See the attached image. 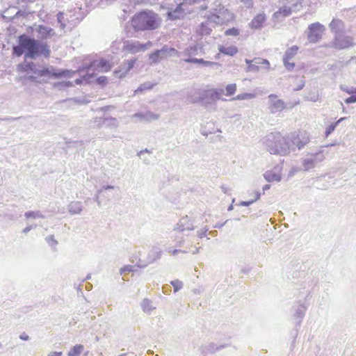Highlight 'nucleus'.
Instances as JSON below:
<instances>
[{
  "mask_svg": "<svg viewBox=\"0 0 356 356\" xmlns=\"http://www.w3.org/2000/svg\"><path fill=\"white\" fill-rule=\"evenodd\" d=\"M309 141L306 132H293L283 136L280 132L275 131L268 134L264 138V143L271 154L285 156L296 148L302 149Z\"/></svg>",
  "mask_w": 356,
  "mask_h": 356,
  "instance_id": "1",
  "label": "nucleus"
},
{
  "mask_svg": "<svg viewBox=\"0 0 356 356\" xmlns=\"http://www.w3.org/2000/svg\"><path fill=\"white\" fill-rule=\"evenodd\" d=\"M50 49L46 42L31 38L24 33L17 38V44L13 47V54L17 57L24 55V58L35 59L44 56L48 58L50 56Z\"/></svg>",
  "mask_w": 356,
  "mask_h": 356,
  "instance_id": "2",
  "label": "nucleus"
},
{
  "mask_svg": "<svg viewBox=\"0 0 356 356\" xmlns=\"http://www.w3.org/2000/svg\"><path fill=\"white\" fill-rule=\"evenodd\" d=\"M161 23L158 14L152 10L136 13L131 19V25L135 31H152L156 29Z\"/></svg>",
  "mask_w": 356,
  "mask_h": 356,
  "instance_id": "3",
  "label": "nucleus"
},
{
  "mask_svg": "<svg viewBox=\"0 0 356 356\" xmlns=\"http://www.w3.org/2000/svg\"><path fill=\"white\" fill-rule=\"evenodd\" d=\"M22 67L24 72H31L40 77L48 76L50 78L58 79L70 76L71 74V71L69 70H56L51 65L42 67V69H38L37 65L33 62L26 63L22 66Z\"/></svg>",
  "mask_w": 356,
  "mask_h": 356,
  "instance_id": "4",
  "label": "nucleus"
},
{
  "mask_svg": "<svg viewBox=\"0 0 356 356\" xmlns=\"http://www.w3.org/2000/svg\"><path fill=\"white\" fill-rule=\"evenodd\" d=\"M205 17L210 23L222 25L232 20L233 15L227 8L218 3L215 4L214 7L205 15Z\"/></svg>",
  "mask_w": 356,
  "mask_h": 356,
  "instance_id": "5",
  "label": "nucleus"
},
{
  "mask_svg": "<svg viewBox=\"0 0 356 356\" xmlns=\"http://www.w3.org/2000/svg\"><path fill=\"white\" fill-rule=\"evenodd\" d=\"M225 93L223 88H211L204 90L198 97L190 100L191 103L202 102L205 108L216 104V102L222 99L226 101V99L221 98Z\"/></svg>",
  "mask_w": 356,
  "mask_h": 356,
  "instance_id": "6",
  "label": "nucleus"
},
{
  "mask_svg": "<svg viewBox=\"0 0 356 356\" xmlns=\"http://www.w3.org/2000/svg\"><path fill=\"white\" fill-rule=\"evenodd\" d=\"M171 56L180 57V53L174 47L164 44L161 49H156L149 55V60L151 64H156L161 60Z\"/></svg>",
  "mask_w": 356,
  "mask_h": 356,
  "instance_id": "7",
  "label": "nucleus"
},
{
  "mask_svg": "<svg viewBox=\"0 0 356 356\" xmlns=\"http://www.w3.org/2000/svg\"><path fill=\"white\" fill-rule=\"evenodd\" d=\"M111 68L110 63L105 59H100L99 60H94L89 64H84L80 72H87L88 76H89V72H93L94 70L98 72H108Z\"/></svg>",
  "mask_w": 356,
  "mask_h": 356,
  "instance_id": "8",
  "label": "nucleus"
},
{
  "mask_svg": "<svg viewBox=\"0 0 356 356\" xmlns=\"http://www.w3.org/2000/svg\"><path fill=\"white\" fill-rule=\"evenodd\" d=\"M307 155L309 156V157L303 159L302 161V170L304 171H309L314 168L318 163L322 162L325 159L323 150L307 153Z\"/></svg>",
  "mask_w": 356,
  "mask_h": 356,
  "instance_id": "9",
  "label": "nucleus"
},
{
  "mask_svg": "<svg viewBox=\"0 0 356 356\" xmlns=\"http://www.w3.org/2000/svg\"><path fill=\"white\" fill-rule=\"evenodd\" d=\"M307 29L308 40L312 43H316L321 39L325 27L319 22H315L309 25Z\"/></svg>",
  "mask_w": 356,
  "mask_h": 356,
  "instance_id": "10",
  "label": "nucleus"
},
{
  "mask_svg": "<svg viewBox=\"0 0 356 356\" xmlns=\"http://www.w3.org/2000/svg\"><path fill=\"white\" fill-rule=\"evenodd\" d=\"M151 44L149 41L143 44L137 40H125L123 42V49L131 54H136L140 51H145Z\"/></svg>",
  "mask_w": 356,
  "mask_h": 356,
  "instance_id": "11",
  "label": "nucleus"
},
{
  "mask_svg": "<svg viewBox=\"0 0 356 356\" xmlns=\"http://www.w3.org/2000/svg\"><path fill=\"white\" fill-rule=\"evenodd\" d=\"M268 98V109L270 113L277 114L282 112L286 107L284 102L278 98L277 95L270 94Z\"/></svg>",
  "mask_w": 356,
  "mask_h": 356,
  "instance_id": "12",
  "label": "nucleus"
},
{
  "mask_svg": "<svg viewBox=\"0 0 356 356\" xmlns=\"http://www.w3.org/2000/svg\"><path fill=\"white\" fill-rule=\"evenodd\" d=\"M292 309L293 312V317L298 319L296 322V335H297L298 327L300 326L302 319L304 318L305 315L307 306L304 303H298L293 306Z\"/></svg>",
  "mask_w": 356,
  "mask_h": 356,
  "instance_id": "13",
  "label": "nucleus"
},
{
  "mask_svg": "<svg viewBox=\"0 0 356 356\" xmlns=\"http://www.w3.org/2000/svg\"><path fill=\"white\" fill-rule=\"evenodd\" d=\"M180 57L186 56L184 59L194 58L193 56H202L204 54L203 47L199 44H193L186 47L183 51H179Z\"/></svg>",
  "mask_w": 356,
  "mask_h": 356,
  "instance_id": "14",
  "label": "nucleus"
},
{
  "mask_svg": "<svg viewBox=\"0 0 356 356\" xmlns=\"http://www.w3.org/2000/svg\"><path fill=\"white\" fill-rule=\"evenodd\" d=\"M353 45V38L350 36L337 35L333 42V47L338 49H347Z\"/></svg>",
  "mask_w": 356,
  "mask_h": 356,
  "instance_id": "15",
  "label": "nucleus"
},
{
  "mask_svg": "<svg viewBox=\"0 0 356 356\" xmlns=\"http://www.w3.org/2000/svg\"><path fill=\"white\" fill-rule=\"evenodd\" d=\"M136 62V58H134L129 60H125L118 67V70L115 71L116 76L120 78L125 76L126 74L128 73L134 66Z\"/></svg>",
  "mask_w": 356,
  "mask_h": 356,
  "instance_id": "16",
  "label": "nucleus"
},
{
  "mask_svg": "<svg viewBox=\"0 0 356 356\" xmlns=\"http://www.w3.org/2000/svg\"><path fill=\"white\" fill-rule=\"evenodd\" d=\"M162 251L161 248L159 247H153L149 252L148 253L147 262L146 263H138V266L140 268H145L148 264H152L155 262L156 260L159 259L161 257Z\"/></svg>",
  "mask_w": 356,
  "mask_h": 356,
  "instance_id": "17",
  "label": "nucleus"
},
{
  "mask_svg": "<svg viewBox=\"0 0 356 356\" xmlns=\"http://www.w3.org/2000/svg\"><path fill=\"white\" fill-rule=\"evenodd\" d=\"M317 272H316L314 274H313V272L307 275V277L305 278V280L304 281V286L303 289H307V298L313 289L317 285L318 283V278L316 277Z\"/></svg>",
  "mask_w": 356,
  "mask_h": 356,
  "instance_id": "18",
  "label": "nucleus"
},
{
  "mask_svg": "<svg viewBox=\"0 0 356 356\" xmlns=\"http://www.w3.org/2000/svg\"><path fill=\"white\" fill-rule=\"evenodd\" d=\"M229 346L228 344H220L218 345L213 342H211L208 344L202 346L200 348V352L202 354L207 355L209 354H213L216 352L226 347Z\"/></svg>",
  "mask_w": 356,
  "mask_h": 356,
  "instance_id": "19",
  "label": "nucleus"
},
{
  "mask_svg": "<svg viewBox=\"0 0 356 356\" xmlns=\"http://www.w3.org/2000/svg\"><path fill=\"white\" fill-rule=\"evenodd\" d=\"M195 225L188 216L182 217L177 224L176 230L183 232L184 231L193 230Z\"/></svg>",
  "mask_w": 356,
  "mask_h": 356,
  "instance_id": "20",
  "label": "nucleus"
},
{
  "mask_svg": "<svg viewBox=\"0 0 356 356\" xmlns=\"http://www.w3.org/2000/svg\"><path fill=\"white\" fill-rule=\"evenodd\" d=\"M184 15V10L181 3L177 4L175 8H168L166 13L167 19L169 20H176L181 19Z\"/></svg>",
  "mask_w": 356,
  "mask_h": 356,
  "instance_id": "21",
  "label": "nucleus"
},
{
  "mask_svg": "<svg viewBox=\"0 0 356 356\" xmlns=\"http://www.w3.org/2000/svg\"><path fill=\"white\" fill-rule=\"evenodd\" d=\"M35 30L39 34V37L42 40L50 38L56 34L55 31L52 28L42 24L37 26Z\"/></svg>",
  "mask_w": 356,
  "mask_h": 356,
  "instance_id": "22",
  "label": "nucleus"
},
{
  "mask_svg": "<svg viewBox=\"0 0 356 356\" xmlns=\"http://www.w3.org/2000/svg\"><path fill=\"white\" fill-rule=\"evenodd\" d=\"M266 20V16L265 13H259L251 20L250 27L252 29H260L263 27V24Z\"/></svg>",
  "mask_w": 356,
  "mask_h": 356,
  "instance_id": "23",
  "label": "nucleus"
},
{
  "mask_svg": "<svg viewBox=\"0 0 356 356\" xmlns=\"http://www.w3.org/2000/svg\"><path fill=\"white\" fill-rule=\"evenodd\" d=\"M95 122L97 123L98 127L102 126V123H106V126L112 128H116L118 126V122L115 118L106 117V118H96Z\"/></svg>",
  "mask_w": 356,
  "mask_h": 356,
  "instance_id": "24",
  "label": "nucleus"
},
{
  "mask_svg": "<svg viewBox=\"0 0 356 356\" xmlns=\"http://www.w3.org/2000/svg\"><path fill=\"white\" fill-rule=\"evenodd\" d=\"M133 118H139L140 120H144L147 122H151L153 120H158L159 115L155 114L151 111L147 112H138L133 115Z\"/></svg>",
  "mask_w": 356,
  "mask_h": 356,
  "instance_id": "25",
  "label": "nucleus"
},
{
  "mask_svg": "<svg viewBox=\"0 0 356 356\" xmlns=\"http://www.w3.org/2000/svg\"><path fill=\"white\" fill-rule=\"evenodd\" d=\"M83 209V204L79 201H72L67 205L68 211L72 215L80 214Z\"/></svg>",
  "mask_w": 356,
  "mask_h": 356,
  "instance_id": "26",
  "label": "nucleus"
},
{
  "mask_svg": "<svg viewBox=\"0 0 356 356\" xmlns=\"http://www.w3.org/2000/svg\"><path fill=\"white\" fill-rule=\"evenodd\" d=\"M291 8L284 6L280 8L277 11L274 13L273 18L276 20H280V18H284L286 17L289 16L291 14Z\"/></svg>",
  "mask_w": 356,
  "mask_h": 356,
  "instance_id": "27",
  "label": "nucleus"
},
{
  "mask_svg": "<svg viewBox=\"0 0 356 356\" xmlns=\"http://www.w3.org/2000/svg\"><path fill=\"white\" fill-rule=\"evenodd\" d=\"M183 60L187 63L201 64L205 67H213L218 65V63L204 60L203 58L183 59Z\"/></svg>",
  "mask_w": 356,
  "mask_h": 356,
  "instance_id": "28",
  "label": "nucleus"
},
{
  "mask_svg": "<svg viewBox=\"0 0 356 356\" xmlns=\"http://www.w3.org/2000/svg\"><path fill=\"white\" fill-rule=\"evenodd\" d=\"M265 179L268 182L272 181H280L282 179V176L280 172H277L272 170L266 171L264 175Z\"/></svg>",
  "mask_w": 356,
  "mask_h": 356,
  "instance_id": "29",
  "label": "nucleus"
},
{
  "mask_svg": "<svg viewBox=\"0 0 356 356\" xmlns=\"http://www.w3.org/2000/svg\"><path fill=\"white\" fill-rule=\"evenodd\" d=\"M220 53L230 56H234L238 52V48L235 46L225 47L220 45L218 48Z\"/></svg>",
  "mask_w": 356,
  "mask_h": 356,
  "instance_id": "30",
  "label": "nucleus"
},
{
  "mask_svg": "<svg viewBox=\"0 0 356 356\" xmlns=\"http://www.w3.org/2000/svg\"><path fill=\"white\" fill-rule=\"evenodd\" d=\"M209 22L207 19V22H202L197 29V33L200 35H209L212 31L211 28L209 26Z\"/></svg>",
  "mask_w": 356,
  "mask_h": 356,
  "instance_id": "31",
  "label": "nucleus"
},
{
  "mask_svg": "<svg viewBox=\"0 0 356 356\" xmlns=\"http://www.w3.org/2000/svg\"><path fill=\"white\" fill-rule=\"evenodd\" d=\"M141 307L144 312L149 314L152 311L156 309L153 305V302L148 298H144L141 302Z\"/></svg>",
  "mask_w": 356,
  "mask_h": 356,
  "instance_id": "32",
  "label": "nucleus"
},
{
  "mask_svg": "<svg viewBox=\"0 0 356 356\" xmlns=\"http://www.w3.org/2000/svg\"><path fill=\"white\" fill-rule=\"evenodd\" d=\"M298 49V47L296 45H293L291 47L287 49L284 53L283 58H284L286 60L292 59L296 55Z\"/></svg>",
  "mask_w": 356,
  "mask_h": 356,
  "instance_id": "33",
  "label": "nucleus"
},
{
  "mask_svg": "<svg viewBox=\"0 0 356 356\" xmlns=\"http://www.w3.org/2000/svg\"><path fill=\"white\" fill-rule=\"evenodd\" d=\"M84 349V346L81 344H76L73 346L70 350L68 352V356H79L80 354Z\"/></svg>",
  "mask_w": 356,
  "mask_h": 356,
  "instance_id": "34",
  "label": "nucleus"
},
{
  "mask_svg": "<svg viewBox=\"0 0 356 356\" xmlns=\"http://www.w3.org/2000/svg\"><path fill=\"white\" fill-rule=\"evenodd\" d=\"M245 62L247 64V72H257L259 70V66L252 63L251 60L245 58Z\"/></svg>",
  "mask_w": 356,
  "mask_h": 356,
  "instance_id": "35",
  "label": "nucleus"
},
{
  "mask_svg": "<svg viewBox=\"0 0 356 356\" xmlns=\"http://www.w3.org/2000/svg\"><path fill=\"white\" fill-rule=\"evenodd\" d=\"M24 216L26 218H34V219H35V218H44V216L42 215V213L40 211H26L24 213Z\"/></svg>",
  "mask_w": 356,
  "mask_h": 356,
  "instance_id": "36",
  "label": "nucleus"
},
{
  "mask_svg": "<svg viewBox=\"0 0 356 356\" xmlns=\"http://www.w3.org/2000/svg\"><path fill=\"white\" fill-rule=\"evenodd\" d=\"M255 95L253 93L250 92H245L242 94H238L236 97H233L232 100H246L253 99Z\"/></svg>",
  "mask_w": 356,
  "mask_h": 356,
  "instance_id": "37",
  "label": "nucleus"
},
{
  "mask_svg": "<svg viewBox=\"0 0 356 356\" xmlns=\"http://www.w3.org/2000/svg\"><path fill=\"white\" fill-rule=\"evenodd\" d=\"M86 75L83 76L82 77H81L80 79H76L75 80V83L76 84H81L83 83V81H86V82H90V79L92 78H93L94 75H95V73L93 72H89V76H88V72H86Z\"/></svg>",
  "mask_w": 356,
  "mask_h": 356,
  "instance_id": "38",
  "label": "nucleus"
},
{
  "mask_svg": "<svg viewBox=\"0 0 356 356\" xmlns=\"http://www.w3.org/2000/svg\"><path fill=\"white\" fill-rule=\"evenodd\" d=\"M236 88H237V87H236V83L228 84L225 87V90H226L225 95L230 97V96L234 95L236 91Z\"/></svg>",
  "mask_w": 356,
  "mask_h": 356,
  "instance_id": "39",
  "label": "nucleus"
},
{
  "mask_svg": "<svg viewBox=\"0 0 356 356\" xmlns=\"http://www.w3.org/2000/svg\"><path fill=\"white\" fill-rule=\"evenodd\" d=\"M64 15V13L61 11L58 12L56 15L57 22L60 24V27L61 29H64L66 26Z\"/></svg>",
  "mask_w": 356,
  "mask_h": 356,
  "instance_id": "40",
  "label": "nucleus"
},
{
  "mask_svg": "<svg viewBox=\"0 0 356 356\" xmlns=\"http://www.w3.org/2000/svg\"><path fill=\"white\" fill-rule=\"evenodd\" d=\"M170 284L173 286L174 293H177L183 288V282L179 280H175L170 282Z\"/></svg>",
  "mask_w": 356,
  "mask_h": 356,
  "instance_id": "41",
  "label": "nucleus"
},
{
  "mask_svg": "<svg viewBox=\"0 0 356 356\" xmlns=\"http://www.w3.org/2000/svg\"><path fill=\"white\" fill-rule=\"evenodd\" d=\"M45 241L48 245L51 247L54 250L56 249V246L58 244V241L54 238V235H49L45 238Z\"/></svg>",
  "mask_w": 356,
  "mask_h": 356,
  "instance_id": "42",
  "label": "nucleus"
},
{
  "mask_svg": "<svg viewBox=\"0 0 356 356\" xmlns=\"http://www.w3.org/2000/svg\"><path fill=\"white\" fill-rule=\"evenodd\" d=\"M54 86L59 89H64L72 86V83L70 81H61L54 84Z\"/></svg>",
  "mask_w": 356,
  "mask_h": 356,
  "instance_id": "43",
  "label": "nucleus"
},
{
  "mask_svg": "<svg viewBox=\"0 0 356 356\" xmlns=\"http://www.w3.org/2000/svg\"><path fill=\"white\" fill-rule=\"evenodd\" d=\"M337 127V123L332 122L325 129V137H328L336 129Z\"/></svg>",
  "mask_w": 356,
  "mask_h": 356,
  "instance_id": "44",
  "label": "nucleus"
},
{
  "mask_svg": "<svg viewBox=\"0 0 356 356\" xmlns=\"http://www.w3.org/2000/svg\"><path fill=\"white\" fill-rule=\"evenodd\" d=\"M251 60L252 61V63H254V64H256L258 66L261 64H265L267 65L266 67H268V66L270 65L268 60L264 59L261 58H254V59H252Z\"/></svg>",
  "mask_w": 356,
  "mask_h": 356,
  "instance_id": "45",
  "label": "nucleus"
},
{
  "mask_svg": "<svg viewBox=\"0 0 356 356\" xmlns=\"http://www.w3.org/2000/svg\"><path fill=\"white\" fill-rule=\"evenodd\" d=\"M239 29L235 27L229 29L225 31L226 35L237 36L239 35Z\"/></svg>",
  "mask_w": 356,
  "mask_h": 356,
  "instance_id": "46",
  "label": "nucleus"
},
{
  "mask_svg": "<svg viewBox=\"0 0 356 356\" xmlns=\"http://www.w3.org/2000/svg\"><path fill=\"white\" fill-rule=\"evenodd\" d=\"M290 60H286L284 58H283V63L286 69H287L289 71H291L293 70L295 67L294 63L289 62Z\"/></svg>",
  "mask_w": 356,
  "mask_h": 356,
  "instance_id": "47",
  "label": "nucleus"
},
{
  "mask_svg": "<svg viewBox=\"0 0 356 356\" xmlns=\"http://www.w3.org/2000/svg\"><path fill=\"white\" fill-rule=\"evenodd\" d=\"M152 85L150 83H145L143 84H141L136 90V92H138V91H143L144 90L147 89H151L152 88Z\"/></svg>",
  "mask_w": 356,
  "mask_h": 356,
  "instance_id": "48",
  "label": "nucleus"
},
{
  "mask_svg": "<svg viewBox=\"0 0 356 356\" xmlns=\"http://www.w3.org/2000/svg\"><path fill=\"white\" fill-rule=\"evenodd\" d=\"M355 92L350 94L351 95L345 99V103L347 104H353L356 102V88Z\"/></svg>",
  "mask_w": 356,
  "mask_h": 356,
  "instance_id": "49",
  "label": "nucleus"
},
{
  "mask_svg": "<svg viewBox=\"0 0 356 356\" xmlns=\"http://www.w3.org/2000/svg\"><path fill=\"white\" fill-rule=\"evenodd\" d=\"M96 82L102 86H105L108 82V79L105 76H101L97 78Z\"/></svg>",
  "mask_w": 356,
  "mask_h": 356,
  "instance_id": "50",
  "label": "nucleus"
},
{
  "mask_svg": "<svg viewBox=\"0 0 356 356\" xmlns=\"http://www.w3.org/2000/svg\"><path fill=\"white\" fill-rule=\"evenodd\" d=\"M341 23V22L339 20L333 19L330 24V27L331 30H335V31H337L336 29L338 26V25Z\"/></svg>",
  "mask_w": 356,
  "mask_h": 356,
  "instance_id": "51",
  "label": "nucleus"
},
{
  "mask_svg": "<svg viewBox=\"0 0 356 356\" xmlns=\"http://www.w3.org/2000/svg\"><path fill=\"white\" fill-rule=\"evenodd\" d=\"M341 89L343 90V91H345L346 92L348 93V94H352V93H355V88H349L348 87L346 86H341Z\"/></svg>",
  "mask_w": 356,
  "mask_h": 356,
  "instance_id": "52",
  "label": "nucleus"
},
{
  "mask_svg": "<svg viewBox=\"0 0 356 356\" xmlns=\"http://www.w3.org/2000/svg\"><path fill=\"white\" fill-rule=\"evenodd\" d=\"M133 269H134V266L127 265L120 269V273L122 274L124 272L129 273V272L133 271Z\"/></svg>",
  "mask_w": 356,
  "mask_h": 356,
  "instance_id": "53",
  "label": "nucleus"
},
{
  "mask_svg": "<svg viewBox=\"0 0 356 356\" xmlns=\"http://www.w3.org/2000/svg\"><path fill=\"white\" fill-rule=\"evenodd\" d=\"M168 252L171 253L172 255H176L179 252H183V253H188L189 251L187 250H181L179 249H175L173 250H171L170 248L168 250Z\"/></svg>",
  "mask_w": 356,
  "mask_h": 356,
  "instance_id": "54",
  "label": "nucleus"
},
{
  "mask_svg": "<svg viewBox=\"0 0 356 356\" xmlns=\"http://www.w3.org/2000/svg\"><path fill=\"white\" fill-rule=\"evenodd\" d=\"M208 231V228L207 227L201 229L197 232V235L200 238H203L206 236V233Z\"/></svg>",
  "mask_w": 356,
  "mask_h": 356,
  "instance_id": "55",
  "label": "nucleus"
},
{
  "mask_svg": "<svg viewBox=\"0 0 356 356\" xmlns=\"http://www.w3.org/2000/svg\"><path fill=\"white\" fill-rule=\"evenodd\" d=\"M248 8H250L253 6V0H240Z\"/></svg>",
  "mask_w": 356,
  "mask_h": 356,
  "instance_id": "56",
  "label": "nucleus"
},
{
  "mask_svg": "<svg viewBox=\"0 0 356 356\" xmlns=\"http://www.w3.org/2000/svg\"><path fill=\"white\" fill-rule=\"evenodd\" d=\"M254 202V200H248V201H241L240 203H239V205L240 206H242V207H248L250 205H251L252 204H253Z\"/></svg>",
  "mask_w": 356,
  "mask_h": 356,
  "instance_id": "57",
  "label": "nucleus"
},
{
  "mask_svg": "<svg viewBox=\"0 0 356 356\" xmlns=\"http://www.w3.org/2000/svg\"><path fill=\"white\" fill-rule=\"evenodd\" d=\"M113 188H114V186H111V185L103 186L100 189L98 190V194H100L104 191L113 189Z\"/></svg>",
  "mask_w": 356,
  "mask_h": 356,
  "instance_id": "58",
  "label": "nucleus"
},
{
  "mask_svg": "<svg viewBox=\"0 0 356 356\" xmlns=\"http://www.w3.org/2000/svg\"><path fill=\"white\" fill-rule=\"evenodd\" d=\"M99 194H98V190L97 191V193L94 197V200L98 204V206H101V202L99 200Z\"/></svg>",
  "mask_w": 356,
  "mask_h": 356,
  "instance_id": "59",
  "label": "nucleus"
},
{
  "mask_svg": "<svg viewBox=\"0 0 356 356\" xmlns=\"http://www.w3.org/2000/svg\"><path fill=\"white\" fill-rule=\"evenodd\" d=\"M63 353L62 352H57V351H53L51 352L48 356H62Z\"/></svg>",
  "mask_w": 356,
  "mask_h": 356,
  "instance_id": "60",
  "label": "nucleus"
},
{
  "mask_svg": "<svg viewBox=\"0 0 356 356\" xmlns=\"http://www.w3.org/2000/svg\"><path fill=\"white\" fill-rule=\"evenodd\" d=\"M19 338L24 341H28L29 339V337L24 332L19 335Z\"/></svg>",
  "mask_w": 356,
  "mask_h": 356,
  "instance_id": "61",
  "label": "nucleus"
},
{
  "mask_svg": "<svg viewBox=\"0 0 356 356\" xmlns=\"http://www.w3.org/2000/svg\"><path fill=\"white\" fill-rule=\"evenodd\" d=\"M254 198L252 199V200H254V202H255L257 200H258L260 198L261 193L259 191H254Z\"/></svg>",
  "mask_w": 356,
  "mask_h": 356,
  "instance_id": "62",
  "label": "nucleus"
},
{
  "mask_svg": "<svg viewBox=\"0 0 356 356\" xmlns=\"http://www.w3.org/2000/svg\"><path fill=\"white\" fill-rule=\"evenodd\" d=\"M32 226H26L23 230H22V232L24 233V234H27L28 232H29L31 229H32Z\"/></svg>",
  "mask_w": 356,
  "mask_h": 356,
  "instance_id": "63",
  "label": "nucleus"
},
{
  "mask_svg": "<svg viewBox=\"0 0 356 356\" xmlns=\"http://www.w3.org/2000/svg\"><path fill=\"white\" fill-rule=\"evenodd\" d=\"M27 79L31 82H36L37 81V77L33 75L29 76L27 77Z\"/></svg>",
  "mask_w": 356,
  "mask_h": 356,
  "instance_id": "64",
  "label": "nucleus"
}]
</instances>
